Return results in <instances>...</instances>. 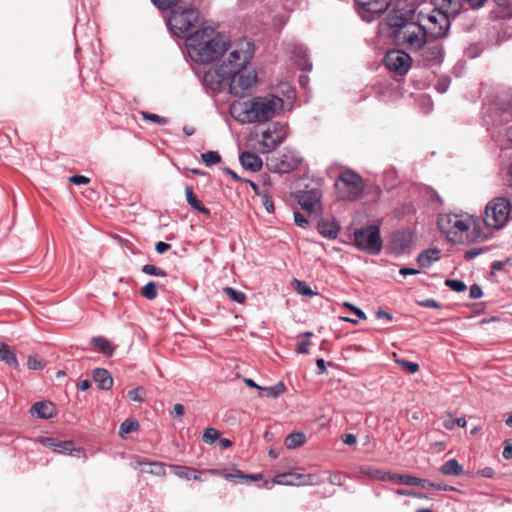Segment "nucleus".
I'll list each match as a JSON object with an SVG mask.
<instances>
[{"label":"nucleus","mask_w":512,"mask_h":512,"mask_svg":"<svg viewBox=\"0 0 512 512\" xmlns=\"http://www.w3.org/2000/svg\"><path fill=\"white\" fill-rule=\"evenodd\" d=\"M439 471L446 476H458L463 472V466L456 459H450L440 466Z\"/></svg>","instance_id":"nucleus-26"},{"label":"nucleus","mask_w":512,"mask_h":512,"mask_svg":"<svg viewBox=\"0 0 512 512\" xmlns=\"http://www.w3.org/2000/svg\"><path fill=\"white\" fill-rule=\"evenodd\" d=\"M381 479L384 481H392L403 485L420 486L422 488H426V485H429L428 480L411 475L384 473L381 476Z\"/></svg>","instance_id":"nucleus-17"},{"label":"nucleus","mask_w":512,"mask_h":512,"mask_svg":"<svg viewBox=\"0 0 512 512\" xmlns=\"http://www.w3.org/2000/svg\"><path fill=\"white\" fill-rule=\"evenodd\" d=\"M131 460V466L135 469L141 467V471L144 473L152 474L158 477L166 476L165 465L161 462H151L147 458L140 456H133Z\"/></svg>","instance_id":"nucleus-15"},{"label":"nucleus","mask_w":512,"mask_h":512,"mask_svg":"<svg viewBox=\"0 0 512 512\" xmlns=\"http://www.w3.org/2000/svg\"><path fill=\"white\" fill-rule=\"evenodd\" d=\"M446 286H448L451 290L455 292H463L466 290V285L464 282L456 279H447L445 281Z\"/></svg>","instance_id":"nucleus-42"},{"label":"nucleus","mask_w":512,"mask_h":512,"mask_svg":"<svg viewBox=\"0 0 512 512\" xmlns=\"http://www.w3.org/2000/svg\"><path fill=\"white\" fill-rule=\"evenodd\" d=\"M481 296H482L481 288L478 285H476V284L472 285L471 288H470V298L478 299Z\"/></svg>","instance_id":"nucleus-58"},{"label":"nucleus","mask_w":512,"mask_h":512,"mask_svg":"<svg viewBox=\"0 0 512 512\" xmlns=\"http://www.w3.org/2000/svg\"><path fill=\"white\" fill-rule=\"evenodd\" d=\"M69 181L76 185L88 184L90 179L83 175H75L69 178Z\"/></svg>","instance_id":"nucleus-53"},{"label":"nucleus","mask_w":512,"mask_h":512,"mask_svg":"<svg viewBox=\"0 0 512 512\" xmlns=\"http://www.w3.org/2000/svg\"><path fill=\"white\" fill-rule=\"evenodd\" d=\"M202 161L206 166H212L218 162H220L221 157L216 151H208L201 155Z\"/></svg>","instance_id":"nucleus-37"},{"label":"nucleus","mask_w":512,"mask_h":512,"mask_svg":"<svg viewBox=\"0 0 512 512\" xmlns=\"http://www.w3.org/2000/svg\"><path fill=\"white\" fill-rule=\"evenodd\" d=\"M254 54L253 44L241 39L231 47V52L214 70L205 73L204 84L212 90H220L229 86L230 92L236 96L251 88L257 81V74L249 62Z\"/></svg>","instance_id":"nucleus-1"},{"label":"nucleus","mask_w":512,"mask_h":512,"mask_svg":"<svg viewBox=\"0 0 512 512\" xmlns=\"http://www.w3.org/2000/svg\"><path fill=\"white\" fill-rule=\"evenodd\" d=\"M342 440L347 445H354L357 442L356 436L354 434H345L343 435Z\"/></svg>","instance_id":"nucleus-60"},{"label":"nucleus","mask_w":512,"mask_h":512,"mask_svg":"<svg viewBox=\"0 0 512 512\" xmlns=\"http://www.w3.org/2000/svg\"><path fill=\"white\" fill-rule=\"evenodd\" d=\"M223 292L227 297H229L232 301L242 304L246 300V295L238 290H235L231 287H224Z\"/></svg>","instance_id":"nucleus-34"},{"label":"nucleus","mask_w":512,"mask_h":512,"mask_svg":"<svg viewBox=\"0 0 512 512\" xmlns=\"http://www.w3.org/2000/svg\"><path fill=\"white\" fill-rule=\"evenodd\" d=\"M339 196L345 200H355L364 191V184L360 175L351 170L342 172L336 182Z\"/></svg>","instance_id":"nucleus-9"},{"label":"nucleus","mask_w":512,"mask_h":512,"mask_svg":"<svg viewBox=\"0 0 512 512\" xmlns=\"http://www.w3.org/2000/svg\"><path fill=\"white\" fill-rule=\"evenodd\" d=\"M208 472L212 475L222 476L227 480H232L234 478H244V474L240 470H236V472L234 474L227 473L225 471H220L217 469H210V470H208Z\"/></svg>","instance_id":"nucleus-39"},{"label":"nucleus","mask_w":512,"mask_h":512,"mask_svg":"<svg viewBox=\"0 0 512 512\" xmlns=\"http://www.w3.org/2000/svg\"><path fill=\"white\" fill-rule=\"evenodd\" d=\"M261 200L266 211L272 213L274 211V206L271 197L268 196L266 193H263V195H261Z\"/></svg>","instance_id":"nucleus-51"},{"label":"nucleus","mask_w":512,"mask_h":512,"mask_svg":"<svg viewBox=\"0 0 512 512\" xmlns=\"http://www.w3.org/2000/svg\"><path fill=\"white\" fill-rule=\"evenodd\" d=\"M428 484L429 485H426L425 489L435 488L437 490H444V491H448V490L453 491V490H455L454 487L448 486V485L443 484V483H435V482L428 481Z\"/></svg>","instance_id":"nucleus-52"},{"label":"nucleus","mask_w":512,"mask_h":512,"mask_svg":"<svg viewBox=\"0 0 512 512\" xmlns=\"http://www.w3.org/2000/svg\"><path fill=\"white\" fill-rule=\"evenodd\" d=\"M436 9L449 16H456L460 9V0H436Z\"/></svg>","instance_id":"nucleus-22"},{"label":"nucleus","mask_w":512,"mask_h":512,"mask_svg":"<svg viewBox=\"0 0 512 512\" xmlns=\"http://www.w3.org/2000/svg\"><path fill=\"white\" fill-rule=\"evenodd\" d=\"M170 249V245L168 243H165V242H158L156 244V251L159 253V254H163L165 253L166 251H168Z\"/></svg>","instance_id":"nucleus-59"},{"label":"nucleus","mask_w":512,"mask_h":512,"mask_svg":"<svg viewBox=\"0 0 512 512\" xmlns=\"http://www.w3.org/2000/svg\"><path fill=\"white\" fill-rule=\"evenodd\" d=\"M294 221L299 227H302V228H305L308 224L307 219L304 217L303 214H301L299 212L294 213Z\"/></svg>","instance_id":"nucleus-57"},{"label":"nucleus","mask_w":512,"mask_h":512,"mask_svg":"<svg viewBox=\"0 0 512 512\" xmlns=\"http://www.w3.org/2000/svg\"><path fill=\"white\" fill-rule=\"evenodd\" d=\"M345 307L349 308L355 315H357L360 319H366L365 313L358 307L354 306L351 303L345 302L343 304Z\"/></svg>","instance_id":"nucleus-55"},{"label":"nucleus","mask_w":512,"mask_h":512,"mask_svg":"<svg viewBox=\"0 0 512 512\" xmlns=\"http://www.w3.org/2000/svg\"><path fill=\"white\" fill-rule=\"evenodd\" d=\"M285 477H290V478H293L295 481H296V484L297 486H302V482L304 481V476L305 474H287V475H284Z\"/></svg>","instance_id":"nucleus-63"},{"label":"nucleus","mask_w":512,"mask_h":512,"mask_svg":"<svg viewBox=\"0 0 512 512\" xmlns=\"http://www.w3.org/2000/svg\"><path fill=\"white\" fill-rule=\"evenodd\" d=\"M511 202L505 197H495L485 206L484 223L488 228L500 230L510 219Z\"/></svg>","instance_id":"nucleus-7"},{"label":"nucleus","mask_w":512,"mask_h":512,"mask_svg":"<svg viewBox=\"0 0 512 512\" xmlns=\"http://www.w3.org/2000/svg\"><path fill=\"white\" fill-rule=\"evenodd\" d=\"M288 473H282L274 477L273 483L277 485H295L296 481L293 478L285 477Z\"/></svg>","instance_id":"nucleus-43"},{"label":"nucleus","mask_w":512,"mask_h":512,"mask_svg":"<svg viewBox=\"0 0 512 512\" xmlns=\"http://www.w3.org/2000/svg\"><path fill=\"white\" fill-rule=\"evenodd\" d=\"M142 271L145 274L151 275V276H158V277H165L166 272L154 265L146 264L143 266Z\"/></svg>","instance_id":"nucleus-41"},{"label":"nucleus","mask_w":512,"mask_h":512,"mask_svg":"<svg viewBox=\"0 0 512 512\" xmlns=\"http://www.w3.org/2000/svg\"><path fill=\"white\" fill-rule=\"evenodd\" d=\"M31 412L41 419H49L55 415V406L52 402L40 401L32 406Z\"/></svg>","instance_id":"nucleus-20"},{"label":"nucleus","mask_w":512,"mask_h":512,"mask_svg":"<svg viewBox=\"0 0 512 512\" xmlns=\"http://www.w3.org/2000/svg\"><path fill=\"white\" fill-rule=\"evenodd\" d=\"M397 494L403 495V496H413V497H417V498H426V496L422 493H418L413 490H407V489H398Z\"/></svg>","instance_id":"nucleus-56"},{"label":"nucleus","mask_w":512,"mask_h":512,"mask_svg":"<svg viewBox=\"0 0 512 512\" xmlns=\"http://www.w3.org/2000/svg\"><path fill=\"white\" fill-rule=\"evenodd\" d=\"M297 202L308 213H318L321 210L322 193L319 189L300 191L297 196Z\"/></svg>","instance_id":"nucleus-13"},{"label":"nucleus","mask_w":512,"mask_h":512,"mask_svg":"<svg viewBox=\"0 0 512 512\" xmlns=\"http://www.w3.org/2000/svg\"><path fill=\"white\" fill-rule=\"evenodd\" d=\"M169 468L179 478H183L186 480H201L199 476V471L194 468L182 465H169Z\"/></svg>","instance_id":"nucleus-21"},{"label":"nucleus","mask_w":512,"mask_h":512,"mask_svg":"<svg viewBox=\"0 0 512 512\" xmlns=\"http://www.w3.org/2000/svg\"><path fill=\"white\" fill-rule=\"evenodd\" d=\"M220 437V433L217 429L209 427L204 430L202 439L207 444H213Z\"/></svg>","instance_id":"nucleus-36"},{"label":"nucleus","mask_w":512,"mask_h":512,"mask_svg":"<svg viewBox=\"0 0 512 512\" xmlns=\"http://www.w3.org/2000/svg\"><path fill=\"white\" fill-rule=\"evenodd\" d=\"M139 428V423L134 419H126L120 425L119 434L124 437L126 434L136 431Z\"/></svg>","instance_id":"nucleus-33"},{"label":"nucleus","mask_w":512,"mask_h":512,"mask_svg":"<svg viewBox=\"0 0 512 512\" xmlns=\"http://www.w3.org/2000/svg\"><path fill=\"white\" fill-rule=\"evenodd\" d=\"M312 332H305L303 334L298 335V341L296 345V352L298 354H308L309 353V345L310 338L312 337Z\"/></svg>","instance_id":"nucleus-32"},{"label":"nucleus","mask_w":512,"mask_h":512,"mask_svg":"<svg viewBox=\"0 0 512 512\" xmlns=\"http://www.w3.org/2000/svg\"><path fill=\"white\" fill-rule=\"evenodd\" d=\"M303 478L302 486L319 485L323 482V480L315 474H305Z\"/></svg>","instance_id":"nucleus-44"},{"label":"nucleus","mask_w":512,"mask_h":512,"mask_svg":"<svg viewBox=\"0 0 512 512\" xmlns=\"http://www.w3.org/2000/svg\"><path fill=\"white\" fill-rule=\"evenodd\" d=\"M0 361L12 368L19 366L15 353L3 342H0Z\"/></svg>","instance_id":"nucleus-23"},{"label":"nucleus","mask_w":512,"mask_h":512,"mask_svg":"<svg viewBox=\"0 0 512 512\" xmlns=\"http://www.w3.org/2000/svg\"><path fill=\"white\" fill-rule=\"evenodd\" d=\"M27 366L33 370H40L44 367V363L37 356H29L27 360Z\"/></svg>","instance_id":"nucleus-45"},{"label":"nucleus","mask_w":512,"mask_h":512,"mask_svg":"<svg viewBox=\"0 0 512 512\" xmlns=\"http://www.w3.org/2000/svg\"><path fill=\"white\" fill-rule=\"evenodd\" d=\"M286 52L290 59L302 70H311L312 64L307 55V49L302 44L289 42L286 44Z\"/></svg>","instance_id":"nucleus-14"},{"label":"nucleus","mask_w":512,"mask_h":512,"mask_svg":"<svg viewBox=\"0 0 512 512\" xmlns=\"http://www.w3.org/2000/svg\"><path fill=\"white\" fill-rule=\"evenodd\" d=\"M285 389V386L283 383L279 382L276 385L272 387H265L262 388L263 391H265L266 395L272 398L278 397Z\"/></svg>","instance_id":"nucleus-40"},{"label":"nucleus","mask_w":512,"mask_h":512,"mask_svg":"<svg viewBox=\"0 0 512 512\" xmlns=\"http://www.w3.org/2000/svg\"><path fill=\"white\" fill-rule=\"evenodd\" d=\"M396 362L411 374H414L419 370V365L415 362H410L407 360H396Z\"/></svg>","instance_id":"nucleus-46"},{"label":"nucleus","mask_w":512,"mask_h":512,"mask_svg":"<svg viewBox=\"0 0 512 512\" xmlns=\"http://www.w3.org/2000/svg\"><path fill=\"white\" fill-rule=\"evenodd\" d=\"M283 109L284 101L281 97L266 94L234 104L232 115L243 124H262L279 116Z\"/></svg>","instance_id":"nucleus-4"},{"label":"nucleus","mask_w":512,"mask_h":512,"mask_svg":"<svg viewBox=\"0 0 512 512\" xmlns=\"http://www.w3.org/2000/svg\"><path fill=\"white\" fill-rule=\"evenodd\" d=\"M399 273L402 275V276H407V275H416V274H419V270L417 269H414V268H408V267H403L399 270Z\"/></svg>","instance_id":"nucleus-61"},{"label":"nucleus","mask_w":512,"mask_h":512,"mask_svg":"<svg viewBox=\"0 0 512 512\" xmlns=\"http://www.w3.org/2000/svg\"><path fill=\"white\" fill-rule=\"evenodd\" d=\"M141 295L148 299L153 300L157 297V285L155 282H149L141 288Z\"/></svg>","instance_id":"nucleus-35"},{"label":"nucleus","mask_w":512,"mask_h":512,"mask_svg":"<svg viewBox=\"0 0 512 512\" xmlns=\"http://www.w3.org/2000/svg\"><path fill=\"white\" fill-rule=\"evenodd\" d=\"M339 226L335 222L321 221L318 224L319 233L329 239H335L339 233Z\"/></svg>","instance_id":"nucleus-24"},{"label":"nucleus","mask_w":512,"mask_h":512,"mask_svg":"<svg viewBox=\"0 0 512 512\" xmlns=\"http://www.w3.org/2000/svg\"><path fill=\"white\" fill-rule=\"evenodd\" d=\"M385 66L398 75H405L411 68L412 59L402 50H391L384 58Z\"/></svg>","instance_id":"nucleus-12"},{"label":"nucleus","mask_w":512,"mask_h":512,"mask_svg":"<svg viewBox=\"0 0 512 512\" xmlns=\"http://www.w3.org/2000/svg\"><path fill=\"white\" fill-rule=\"evenodd\" d=\"M417 16H419V20H421L422 27L428 38L440 39L448 35L451 26V16L445 14V12L434 9L430 13L424 14L422 11H419Z\"/></svg>","instance_id":"nucleus-8"},{"label":"nucleus","mask_w":512,"mask_h":512,"mask_svg":"<svg viewBox=\"0 0 512 512\" xmlns=\"http://www.w3.org/2000/svg\"><path fill=\"white\" fill-rule=\"evenodd\" d=\"M287 137V126L279 122L268 125L258 135V145L261 153H268L278 147Z\"/></svg>","instance_id":"nucleus-11"},{"label":"nucleus","mask_w":512,"mask_h":512,"mask_svg":"<svg viewBox=\"0 0 512 512\" xmlns=\"http://www.w3.org/2000/svg\"><path fill=\"white\" fill-rule=\"evenodd\" d=\"M356 247L371 255H377L382 249V239L380 229L378 226H368L354 233Z\"/></svg>","instance_id":"nucleus-10"},{"label":"nucleus","mask_w":512,"mask_h":512,"mask_svg":"<svg viewBox=\"0 0 512 512\" xmlns=\"http://www.w3.org/2000/svg\"><path fill=\"white\" fill-rule=\"evenodd\" d=\"M443 51L439 45H434L424 51V58L431 63H439L442 59Z\"/></svg>","instance_id":"nucleus-30"},{"label":"nucleus","mask_w":512,"mask_h":512,"mask_svg":"<svg viewBox=\"0 0 512 512\" xmlns=\"http://www.w3.org/2000/svg\"><path fill=\"white\" fill-rule=\"evenodd\" d=\"M146 391L143 387H137L128 391V397L130 400L135 402H144Z\"/></svg>","instance_id":"nucleus-38"},{"label":"nucleus","mask_w":512,"mask_h":512,"mask_svg":"<svg viewBox=\"0 0 512 512\" xmlns=\"http://www.w3.org/2000/svg\"><path fill=\"white\" fill-rule=\"evenodd\" d=\"M74 450L72 441H58L57 443V451L59 453L69 452L71 453Z\"/></svg>","instance_id":"nucleus-50"},{"label":"nucleus","mask_w":512,"mask_h":512,"mask_svg":"<svg viewBox=\"0 0 512 512\" xmlns=\"http://www.w3.org/2000/svg\"><path fill=\"white\" fill-rule=\"evenodd\" d=\"M92 378L97 383L99 389L109 390L113 386V378L108 370L104 368H96L92 372Z\"/></svg>","instance_id":"nucleus-18"},{"label":"nucleus","mask_w":512,"mask_h":512,"mask_svg":"<svg viewBox=\"0 0 512 512\" xmlns=\"http://www.w3.org/2000/svg\"><path fill=\"white\" fill-rule=\"evenodd\" d=\"M360 13L382 14L391 5L392 0H354Z\"/></svg>","instance_id":"nucleus-16"},{"label":"nucleus","mask_w":512,"mask_h":512,"mask_svg":"<svg viewBox=\"0 0 512 512\" xmlns=\"http://www.w3.org/2000/svg\"><path fill=\"white\" fill-rule=\"evenodd\" d=\"M142 115H143L144 119L150 120L152 122H155V123H158V124H161V125H165V124L168 123V119L167 118L161 117V116L156 115V114L143 112Z\"/></svg>","instance_id":"nucleus-49"},{"label":"nucleus","mask_w":512,"mask_h":512,"mask_svg":"<svg viewBox=\"0 0 512 512\" xmlns=\"http://www.w3.org/2000/svg\"><path fill=\"white\" fill-rule=\"evenodd\" d=\"M443 426L448 430H452L455 427V420L451 416H447L443 420Z\"/></svg>","instance_id":"nucleus-62"},{"label":"nucleus","mask_w":512,"mask_h":512,"mask_svg":"<svg viewBox=\"0 0 512 512\" xmlns=\"http://www.w3.org/2000/svg\"><path fill=\"white\" fill-rule=\"evenodd\" d=\"M92 344L98 348L102 353L111 356L114 352V347L111 343L104 337L98 336L94 337L91 340Z\"/></svg>","instance_id":"nucleus-31"},{"label":"nucleus","mask_w":512,"mask_h":512,"mask_svg":"<svg viewBox=\"0 0 512 512\" xmlns=\"http://www.w3.org/2000/svg\"><path fill=\"white\" fill-rule=\"evenodd\" d=\"M40 442L49 448H52L55 452L57 451V443L58 441L51 437L42 438Z\"/></svg>","instance_id":"nucleus-54"},{"label":"nucleus","mask_w":512,"mask_h":512,"mask_svg":"<svg viewBox=\"0 0 512 512\" xmlns=\"http://www.w3.org/2000/svg\"><path fill=\"white\" fill-rule=\"evenodd\" d=\"M411 242L412 238L408 232H396L392 237L394 247L400 251L409 249Z\"/></svg>","instance_id":"nucleus-25"},{"label":"nucleus","mask_w":512,"mask_h":512,"mask_svg":"<svg viewBox=\"0 0 512 512\" xmlns=\"http://www.w3.org/2000/svg\"><path fill=\"white\" fill-rule=\"evenodd\" d=\"M231 43L228 36L218 32L211 26H201L187 35L185 40L186 51L189 58L200 64H209L219 60L226 52H231Z\"/></svg>","instance_id":"nucleus-2"},{"label":"nucleus","mask_w":512,"mask_h":512,"mask_svg":"<svg viewBox=\"0 0 512 512\" xmlns=\"http://www.w3.org/2000/svg\"><path fill=\"white\" fill-rule=\"evenodd\" d=\"M316 365L318 368V374H324L326 372V363H325L324 359H322V358L317 359Z\"/></svg>","instance_id":"nucleus-64"},{"label":"nucleus","mask_w":512,"mask_h":512,"mask_svg":"<svg viewBox=\"0 0 512 512\" xmlns=\"http://www.w3.org/2000/svg\"><path fill=\"white\" fill-rule=\"evenodd\" d=\"M185 196L188 204L195 210L209 215L210 211L207 209L200 200L197 199L196 195L193 193L192 187H186Z\"/></svg>","instance_id":"nucleus-28"},{"label":"nucleus","mask_w":512,"mask_h":512,"mask_svg":"<svg viewBox=\"0 0 512 512\" xmlns=\"http://www.w3.org/2000/svg\"><path fill=\"white\" fill-rule=\"evenodd\" d=\"M440 256V250L430 249L419 254L417 262L422 267H430L434 261H437Z\"/></svg>","instance_id":"nucleus-27"},{"label":"nucleus","mask_w":512,"mask_h":512,"mask_svg":"<svg viewBox=\"0 0 512 512\" xmlns=\"http://www.w3.org/2000/svg\"><path fill=\"white\" fill-rule=\"evenodd\" d=\"M155 6L161 10L170 9L176 5L180 0H151Z\"/></svg>","instance_id":"nucleus-48"},{"label":"nucleus","mask_w":512,"mask_h":512,"mask_svg":"<svg viewBox=\"0 0 512 512\" xmlns=\"http://www.w3.org/2000/svg\"><path fill=\"white\" fill-rule=\"evenodd\" d=\"M306 442V435L303 432H294L289 434L285 439V446L288 449H294Z\"/></svg>","instance_id":"nucleus-29"},{"label":"nucleus","mask_w":512,"mask_h":512,"mask_svg":"<svg viewBox=\"0 0 512 512\" xmlns=\"http://www.w3.org/2000/svg\"><path fill=\"white\" fill-rule=\"evenodd\" d=\"M295 282H296V291L299 294L304 295V296H313L314 295V292L308 285H306L305 283L300 282L298 280H296Z\"/></svg>","instance_id":"nucleus-47"},{"label":"nucleus","mask_w":512,"mask_h":512,"mask_svg":"<svg viewBox=\"0 0 512 512\" xmlns=\"http://www.w3.org/2000/svg\"><path fill=\"white\" fill-rule=\"evenodd\" d=\"M240 163L246 170L257 172L262 168V159L250 152H243L239 157Z\"/></svg>","instance_id":"nucleus-19"},{"label":"nucleus","mask_w":512,"mask_h":512,"mask_svg":"<svg viewBox=\"0 0 512 512\" xmlns=\"http://www.w3.org/2000/svg\"><path fill=\"white\" fill-rule=\"evenodd\" d=\"M167 24L174 35L185 38L197 28L204 26L201 23L199 12L191 8L172 10Z\"/></svg>","instance_id":"nucleus-6"},{"label":"nucleus","mask_w":512,"mask_h":512,"mask_svg":"<svg viewBox=\"0 0 512 512\" xmlns=\"http://www.w3.org/2000/svg\"><path fill=\"white\" fill-rule=\"evenodd\" d=\"M408 0H397L389 15V25L394 29L395 37L406 48L418 51L424 47L428 36L417 16L416 8Z\"/></svg>","instance_id":"nucleus-3"},{"label":"nucleus","mask_w":512,"mask_h":512,"mask_svg":"<svg viewBox=\"0 0 512 512\" xmlns=\"http://www.w3.org/2000/svg\"><path fill=\"white\" fill-rule=\"evenodd\" d=\"M477 220L468 214H444L438 218V227L453 243L469 241V230L476 227Z\"/></svg>","instance_id":"nucleus-5"}]
</instances>
